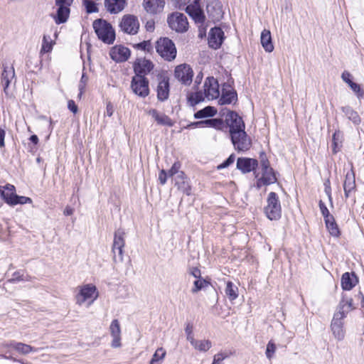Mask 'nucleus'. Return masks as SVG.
<instances>
[{"mask_svg":"<svg viewBox=\"0 0 364 364\" xmlns=\"http://www.w3.org/2000/svg\"><path fill=\"white\" fill-rule=\"evenodd\" d=\"M158 85L156 87L157 99L160 102L168 100L170 92L169 79L164 75L158 76Z\"/></svg>","mask_w":364,"mask_h":364,"instance_id":"obj_19","label":"nucleus"},{"mask_svg":"<svg viewBox=\"0 0 364 364\" xmlns=\"http://www.w3.org/2000/svg\"><path fill=\"white\" fill-rule=\"evenodd\" d=\"M324 191L327 195L330 202L332 203V196H331V187L330 180L328 179L324 182Z\"/></svg>","mask_w":364,"mask_h":364,"instance_id":"obj_57","label":"nucleus"},{"mask_svg":"<svg viewBox=\"0 0 364 364\" xmlns=\"http://www.w3.org/2000/svg\"><path fill=\"white\" fill-rule=\"evenodd\" d=\"M342 134L340 131H336L332 137V143H333V153H336L338 151L337 149H338L339 144L341 143Z\"/></svg>","mask_w":364,"mask_h":364,"instance_id":"obj_44","label":"nucleus"},{"mask_svg":"<svg viewBox=\"0 0 364 364\" xmlns=\"http://www.w3.org/2000/svg\"><path fill=\"white\" fill-rule=\"evenodd\" d=\"M180 168H181V164L178 161L175 162L173 164V166H171V168L166 173H167V174L168 175L169 177L177 176V175H178V173L181 172L179 170Z\"/></svg>","mask_w":364,"mask_h":364,"instance_id":"obj_51","label":"nucleus"},{"mask_svg":"<svg viewBox=\"0 0 364 364\" xmlns=\"http://www.w3.org/2000/svg\"><path fill=\"white\" fill-rule=\"evenodd\" d=\"M15 191V186L11 184H6L5 186H0V196L7 204L11 205L14 199Z\"/></svg>","mask_w":364,"mask_h":364,"instance_id":"obj_29","label":"nucleus"},{"mask_svg":"<svg viewBox=\"0 0 364 364\" xmlns=\"http://www.w3.org/2000/svg\"><path fill=\"white\" fill-rule=\"evenodd\" d=\"M358 282L355 272H345L341 277V287L343 290H351Z\"/></svg>","mask_w":364,"mask_h":364,"instance_id":"obj_27","label":"nucleus"},{"mask_svg":"<svg viewBox=\"0 0 364 364\" xmlns=\"http://www.w3.org/2000/svg\"><path fill=\"white\" fill-rule=\"evenodd\" d=\"M23 279H24L23 274L21 273L20 271H17L13 274L12 278L11 280L14 281V282H19V281H22Z\"/></svg>","mask_w":364,"mask_h":364,"instance_id":"obj_62","label":"nucleus"},{"mask_svg":"<svg viewBox=\"0 0 364 364\" xmlns=\"http://www.w3.org/2000/svg\"><path fill=\"white\" fill-rule=\"evenodd\" d=\"M134 47L136 49L146 52H150L152 50V46L150 41H144L134 45Z\"/></svg>","mask_w":364,"mask_h":364,"instance_id":"obj_46","label":"nucleus"},{"mask_svg":"<svg viewBox=\"0 0 364 364\" xmlns=\"http://www.w3.org/2000/svg\"><path fill=\"white\" fill-rule=\"evenodd\" d=\"M200 127H213L217 130L223 131L224 121L222 119H208L200 121Z\"/></svg>","mask_w":364,"mask_h":364,"instance_id":"obj_34","label":"nucleus"},{"mask_svg":"<svg viewBox=\"0 0 364 364\" xmlns=\"http://www.w3.org/2000/svg\"><path fill=\"white\" fill-rule=\"evenodd\" d=\"M262 178L264 180V184L266 185L273 184L277 181L272 168L262 170Z\"/></svg>","mask_w":364,"mask_h":364,"instance_id":"obj_38","label":"nucleus"},{"mask_svg":"<svg viewBox=\"0 0 364 364\" xmlns=\"http://www.w3.org/2000/svg\"><path fill=\"white\" fill-rule=\"evenodd\" d=\"M109 331L113 338L111 346L114 348H119L121 346V328L117 319H114L112 321L109 326Z\"/></svg>","mask_w":364,"mask_h":364,"instance_id":"obj_24","label":"nucleus"},{"mask_svg":"<svg viewBox=\"0 0 364 364\" xmlns=\"http://www.w3.org/2000/svg\"><path fill=\"white\" fill-rule=\"evenodd\" d=\"M167 22L169 27L178 33H184L188 31V22L183 14L179 12L173 13L168 17Z\"/></svg>","mask_w":364,"mask_h":364,"instance_id":"obj_6","label":"nucleus"},{"mask_svg":"<svg viewBox=\"0 0 364 364\" xmlns=\"http://www.w3.org/2000/svg\"><path fill=\"white\" fill-rule=\"evenodd\" d=\"M259 161L262 170L267 169L270 167L269 161L266 156V154L264 152H261L259 155Z\"/></svg>","mask_w":364,"mask_h":364,"instance_id":"obj_53","label":"nucleus"},{"mask_svg":"<svg viewBox=\"0 0 364 364\" xmlns=\"http://www.w3.org/2000/svg\"><path fill=\"white\" fill-rule=\"evenodd\" d=\"M126 0H105V6L110 14H118L125 7Z\"/></svg>","mask_w":364,"mask_h":364,"instance_id":"obj_28","label":"nucleus"},{"mask_svg":"<svg viewBox=\"0 0 364 364\" xmlns=\"http://www.w3.org/2000/svg\"><path fill=\"white\" fill-rule=\"evenodd\" d=\"M341 109L348 119L352 121L355 124H359L361 122L358 112L349 106L342 107Z\"/></svg>","mask_w":364,"mask_h":364,"instance_id":"obj_37","label":"nucleus"},{"mask_svg":"<svg viewBox=\"0 0 364 364\" xmlns=\"http://www.w3.org/2000/svg\"><path fill=\"white\" fill-rule=\"evenodd\" d=\"M318 205L324 220L331 218V217H333V215L330 214L329 210L326 206L325 203L321 200L319 201Z\"/></svg>","mask_w":364,"mask_h":364,"instance_id":"obj_50","label":"nucleus"},{"mask_svg":"<svg viewBox=\"0 0 364 364\" xmlns=\"http://www.w3.org/2000/svg\"><path fill=\"white\" fill-rule=\"evenodd\" d=\"M149 80L141 76H133L131 81V88L133 92L140 97H146L149 94Z\"/></svg>","mask_w":364,"mask_h":364,"instance_id":"obj_9","label":"nucleus"},{"mask_svg":"<svg viewBox=\"0 0 364 364\" xmlns=\"http://www.w3.org/2000/svg\"><path fill=\"white\" fill-rule=\"evenodd\" d=\"M51 49H52L51 43H49L48 41H47L46 36H43L41 52L48 53L51 50Z\"/></svg>","mask_w":364,"mask_h":364,"instance_id":"obj_59","label":"nucleus"},{"mask_svg":"<svg viewBox=\"0 0 364 364\" xmlns=\"http://www.w3.org/2000/svg\"><path fill=\"white\" fill-rule=\"evenodd\" d=\"M217 109L211 106H207L205 108L197 111L194 114L195 119H203L205 117H211L216 114Z\"/></svg>","mask_w":364,"mask_h":364,"instance_id":"obj_36","label":"nucleus"},{"mask_svg":"<svg viewBox=\"0 0 364 364\" xmlns=\"http://www.w3.org/2000/svg\"><path fill=\"white\" fill-rule=\"evenodd\" d=\"M93 28L99 39L107 44H112L115 40V32L112 25L103 19L93 22Z\"/></svg>","mask_w":364,"mask_h":364,"instance_id":"obj_1","label":"nucleus"},{"mask_svg":"<svg viewBox=\"0 0 364 364\" xmlns=\"http://www.w3.org/2000/svg\"><path fill=\"white\" fill-rule=\"evenodd\" d=\"M267 205L264 208L267 217L271 220H277L281 218L282 208L277 194L270 192L267 200Z\"/></svg>","mask_w":364,"mask_h":364,"instance_id":"obj_3","label":"nucleus"},{"mask_svg":"<svg viewBox=\"0 0 364 364\" xmlns=\"http://www.w3.org/2000/svg\"><path fill=\"white\" fill-rule=\"evenodd\" d=\"M204 95L208 100L217 99L220 96L219 84L213 77H208L204 82Z\"/></svg>","mask_w":364,"mask_h":364,"instance_id":"obj_14","label":"nucleus"},{"mask_svg":"<svg viewBox=\"0 0 364 364\" xmlns=\"http://www.w3.org/2000/svg\"><path fill=\"white\" fill-rule=\"evenodd\" d=\"M188 273L196 279L201 277L200 269L196 267H189L188 269Z\"/></svg>","mask_w":364,"mask_h":364,"instance_id":"obj_56","label":"nucleus"},{"mask_svg":"<svg viewBox=\"0 0 364 364\" xmlns=\"http://www.w3.org/2000/svg\"><path fill=\"white\" fill-rule=\"evenodd\" d=\"M168 175L167 174L166 171L162 169L159 174V180L160 181V183L161 185H164L166 183L167 177Z\"/></svg>","mask_w":364,"mask_h":364,"instance_id":"obj_60","label":"nucleus"},{"mask_svg":"<svg viewBox=\"0 0 364 364\" xmlns=\"http://www.w3.org/2000/svg\"><path fill=\"white\" fill-rule=\"evenodd\" d=\"M130 54V50L122 45H117L112 47L109 52L110 58L117 63L127 61L129 59Z\"/></svg>","mask_w":364,"mask_h":364,"instance_id":"obj_20","label":"nucleus"},{"mask_svg":"<svg viewBox=\"0 0 364 364\" xmlns=\"http://www.w3.org/2000/svg\"><path fill=\"white\" fill-rule=\"evenodd\" d=\"M153 63L145 58H138L133 64V69L136 76L146 77V75L150 73L154 69Z\"/></svg>","mask_w":364,"mask_h":364,"instance_id":"obj_11","label":"nucleus"},{"mask_svg":"<svg viewBox=\"0 0 364 364\" xmlns=\"http://www.w3.org/2000/svg\"><path fill=\"white\" fill-rule=\"evenodd\" d=\"M14 199L11 202V206L18 205V204H26V203H31L32 200L31 198L26 197V196H19L16 194H15V196H14Z\"/></svg>","mask_w":364,"mask_h":364,"instance_id":"obj_45","label":"nucleus"},{"mask_svg":"<svg viewBox=\"0 0 364 364\" xmlns=\"http://www.w3.org/2000/svg\"><path fill=\"white\" fill-rule=\"evenodd\" d=\"M276 348H277L275 343L272 341H269L267 345L265 352L266 356L268 359H271L273 357L276 351Z\"/></svg>","mask_w":364,"mask_h":364,"instance_id":"obj_47","label":"nucleus"},{"mask_svg":"<svg viewBox=\"0 0 364 364\" xmlns=\"http://www.w3.org/2000/svg\"><path fill=\"white\" fill-rule=\"evenodd\" d=\"M348 85L350 87V89L355 93H356L358 98L363 97L364 96V91L363 90H361L360 86L358 84H357L354 82H352Z\"/></svg>","mask_w":364,"mask_h":364,"instance_id":"obj_52","label":"nucleus"},{"mask_svg":"<svg viewBox=\"0 0 364 364\" xmlns=\"http://www.w3.org/2000/svg\"><path fill=\"white\" fill-rule=\"evenodd\" d=\"M164 0H144V6L146 11L150 14H156L161 11L164 7Z\"/></svg>","mask_w":364,"mask_h":364,"instance_id":"obj_30","label":"nucleus"},{"mask_svg":"<svg viewBox=\"0 0 364 364\" xmlns=\"http://www.w3.org/2000/svg\"><path fill=\"white\" fill-rule=\"evenodd\" d=\"M210 284V280L200 277L193 282V287L191 292L195 294Z\"/></svg>","mask_w":364,"mask_h":364,"instance_id":"obj_42","label":"nucleus"},{"mask_svg":"<svg viewBox=\"0 0 364 364\" xmlns=\"http://www.w3.org/2000/svg\"><path fill=\"white\" fill-rule=\"evenodd\" d=\"M14 77L15 70L14 66H9L6 63H2V72L0 80L6 95H9L8 89Z\"/></svg>","mask_w":364,"mask_h":364,"instance_id":"obj_17","label":"nucleus"},{"mask_svg":"<svg viewBox=\"0 0 364 364\" xmlns=\"http://www.w3.org/2000/svg\"><path fill=\"white\" fill-rule=\"evenodd\" d=\"M235 156L234 154H232L231 155H230V156L225 161H224L222 164H219L217 166V168L218 170H221L223 168H225L228 167L229 166H230L231 164H233V162L235 161Z\"/></svg>","mask_w":364,"mask_h":364,"instance_id":"obj_49","label":"nucleus"},{"mask_svg":"<svg viewBox=\"0 0 364 364\" xmlns=\"http://www.w3.org/2000/svg\"><path fill=\"white\" fill-rule=\"evenodd\" d=\"M174 179L175 186L178 187V190L187 196L191 195V187L184 172L178 173V175L176 176Z\"/></svg>","mask_w":364,"mask_h":364,"instance_id":"obj_26","label":"nucleus"},{"mask_svg":"<svg viewBox=\"0 0 364 364\" xmlns=\"http://www.w3.org/2000/svg\"><path fill=\"white\" fill-rule=\"evenodd\" d=\"M29 140L33 144V146L28 145L29 151L33 152L36 151V148L35 146L38 144L39 139L37 135L33 134L30 136Z\"/></svg>","mask_w":364,"mask_h":364,"instance_id":"obj_58","label":"nucleus"},{"mask_svg":"<svg viewBox=\"0 0 364 364\" xmlns=\"http://www.w3.org/2000/svg\"><path fill=\"white\" fill-rule=\"evenodd\" d=\"M119 26L124 33L134 35L139 28V23L137 17L133 15H125L122 17Z\"/></svg>","mask_w":364,"mask_h":364,"instance_id":"obj_12","label":"nucleus"},{"mask_svg":"<svg viewBox=\"0 0 364 364\" xmlns=\"http://www.w3.org/2000/svg\"><path fill=\"white\" fill-rule=\"evenodd\" d=\"M224 40V32L219 27H214L210 30L208 34V45L213 49L219 48Z\"/></svg>","mask_w":364,"mask_h":364,"instance_id":"obj_21","label":"nucleus"},{"mask_svg":"<svg viewBox=\"0 0 364 364\" xmlns=\"http://www.w3.org/2000/svg\"><path fill=\"white\" fill-rule=\"evenodd\" d=\"M6 346L13 348L19 353L23 355H26L31 352H37V349L31 346L30 345L23 343H18L14 341H12L6 344Z\"/></svg>","mask_w":364,"mask_h":364,"instance_id":"obj_32","label":"nucleus"},{"mask_svg":"<svg viewBox=\"0 0 364 364\" xmlns=\"http://www.w3.org/2000/svg\"><path fill=\"white\" fill-rule=\"evenodd\" d=\"M224 124V129L228 127L230 134H231V132L245 129V124L242 118L234 111L227 110Z\"/></svg>","mask_w":364,"mask_h":364,"instance_id":"obj_7","label":"nucleus"},{"mask_svg":"<svg viewBox=\"0 0 364 364\" xmlns=\"http://www.w3.org/2000/svg\"><path fill=\"white\" fill-rule=\"evenodd\" d=\"M342 80L346 82L348 85L351 83L353 81L351 80V74L348 71H344L341 75Z\"/></svg>","mask_w":364,"mask_h":364,"instance_id":"obj_63","label":"nucleus"},{"mask_svg":"<svg viewBox=\"0 0 364 364\" xmlns=\"http://www.w3.org/2000/svg\"><path fill=\"white\" fill-rule=\"evenodd\" d=\"M166 356V351L163 348H159L154 354L153 355L151 360H155L157 361L162 362Z\"/></svg>","mask_w":364,"mask_h":364,"instance_id":"obj_48","label":"nucleus"},{"mask_svg":"<svg viewBox=\"0 0 364 364\" xmlns=\"http://www.w3.org/2000/svg\"><path fill=\"white\" fill-rule=\"evenodd\" d=\"M261 44L266 52L271 53L274 50L271 33L269 30L264 29L261 33Z\"/></svg>","mask_w":364,"mask_h":364,"instance_id":"obj_33","label":"nucleus"},{"mask_svg":"<svg viewBox=\"0 0 364 364\" xmlns=\"http://www.w3.org/2000/svg\"><path fill=\"white\" fill-rule=\"evenodd\" d=\"M206 11L213 21H219L223 16V6L218 0H207Z\"/></svg>","mask_w":364,"mask_h":364,"instance_id":"obj_16","label":"nucleus"},{"mask_svg":"<svg viewBox=\"0 0 364 364\" xmlns=\"http://www.w3.org/2000/svg\"><path fill=\"white\" fill-rule=\"evenodd\" d=\"M226 358H228V355L226 353H219L214 356L213 360L215 363L220 364L222 361Z\"/></svg>","mask_w":364,"mask_h":364,"instance_id":"obj_61","label":"nucleus"},{"mask_svg":"<svg viewBox=\"0 0 364 364\" xmlns=\"http://www.w3.org/2000/svg\"><path fill=\"white\" fill-rule=\"evenodd\" d=\"M85 7L87 12L89 14L97 12V8L95 3L92 1H85Z\"/></svg>","mask_w":364,"mask_h":364,"instance_id":"obj_55","label":"nucleus"},{"mask_svg":"<svg viewBox=\"0 0 364 364\" xmlns=\"http://www.w3.org/2000/svg\"><path fill=\"white\" fill-rule=\"evenodd\" d=\"M196 343L193 347L200 351L206 352L212 347V343L209 340H197Z\"/></svg>","mask_w":364,"mask_h":364,"instance_id":"obj_43","label":"nucleus"},{"mask_svg":"<svg viewBox=\"0 0 364 364\" xmlns=\"http://www.w3.org/2000/svg\"><path fill=\"white\" fill-rule=\"evenodd\" d=\"M199 0H176L177 6L180 9H184L188 4H196Z\"/></svg>","mask_w":364,"mask_h":364,"instance_id":"obj_54","label":"nucleus"},{"mask_svg":"<svg viewBox=\"0 0 364 364\" xmlns=\"http://www.w3.org/2000/svg\"><path fill=\"white\" fill-rule=\"evenodd\" d=\"M225 291L230 301L236 299L238 296V288L230 281L227 282Z\"/></svg>","mask_w":364,"mask_h":364,"instance_id":"obj_41","label":"nucleus"},{"mask_svg":"<svg viewBox=\"0 0 364 364\" xmlns=\"http://www.w3.org/2000/svg\"><path fill=\"white\" fill-rule=\"evenodd\" d=\"M204 93L202 91L189 92L187 95V102L189 106L195 107L205 99Z\"/></svg>","mask_w":364,"mask_h":364,"instance_id":"obj_35","label":"nucleus"},{"mask_svg":"<svg viewBox=\"0 0 364 364\" xmlns=\"http://www.w3.org/2000/svg\"><path fill=\"white\" fill-rule=\"evenodd\" d=\"M346 318V314L342 311L336 312L333 315L331 323V328L334 337L338 340L342 341L345 337V330L343 328V320Z\"/></svg>","mask_w":364,"mask_h":364,"instance_id":"obj_10","label":"nucleus"},{"mask_svg":"<svg viewBox=\"0 0 364 364\" xmlns=\"http://www.w3.org/2000/svg\"><path fill=\"white\" fill-rule=\"evenodd\" d=\"M353 299L351 298L343 296L341 301L338 306V311L336 312L342 311L346 315L353 309Z\"/></svg>","mask_w":364,"mask_h":364,"instance_id":"obj_39","label":"nucleus"},{"mask_svg":"<svg viewBox=\"0 0 364 364\" xmlns=\"http://www.w3.org/2000/svg\"><path fill=\"white\" fill-rule=\"evenodd\" d=\"M343 190L346 198L350 197L352 193L356 191L355 174L352 171L346 174Z\"/></svg>","mask_w":364,"mask_h":364,"instance_id":"obj_23","label":"nucleus"},{"mask_svg":"<svg viewBox=\"0 0 364 364\" xmlns=\"http://www.w3.org/2000/svg\"><path fill=\"white\" fill-rule=\"evenodd\" d=\"M78 294L75 296L76 304L81 306L86 301L91 299L89 302L90 305L98 297V291L95 286L92 284H85L80 287Z\"/></svg>","mask_w":364,"mask_h":364,"instance_id":"obj_5","label":"nucleus"},{"mask_svg":"<svg viewBox=\"0 0 364 364\" xmlns=\"http://www.w3.org/2000/svg\"><path fill=\"white\" fill-rule=\"evenodd\" d=\"M237 100V94L235 90H226L225 88H223L222 95L218 101L220 105H229L232 102H236Z\"/></svg>","mask_w":364,"mask_h":364,"instance_id":"obj_31","label":"nucleus"},{"mask_svg":"<svg viewBox=\"0 0 364 364\" xmlns=\"http://www.w3.org/2000/svg\"><path fill=\"white\" fill-rule=\"evenodd\" d=\"M174 76L182 84L189 85L193 80V71L188 65H180L175 68Z\"/></svg>","mask_w":364,"mask_h":364,"instance_id":"obj_13","label":"nucleus"},{"mask_svg":"<svg viewBox=\"0 0 364 364\" xmlns=\"http://www.w3.org/2000/svg\"><path fill=\"white\" fill-rule=\"evenodd\" d=\"M148 114L159 125L173 127L174 122L166 114L160 113L155 109H151Z\"/></svg>","mask_w":364,"mask_h":364,"instance_id":"obj_25","label":"nucleus"},{"mask_svg":"<svg viewBox=\"0 0 364 364\" xmlns=\"http://www.w3.org/2000/svg\"><path fill=\"white\" fill-rule=\"evenodd\" d=\"M68 108L74 114L77 112L78 108L73 100L68 102Z\"/></svg>","mask_w":364,"mask_h":364,"instance_id":"obj_64","label":"nucleus"},{"mask_svg":"<svg viewBox=\"0 0 364 364\" xmlns=\"http://www.w3.org/2000/svg\"><path fill=\"white\" fill-rule=\"evenodd\" d=\"M156 50L159 55L167 61H171L176 58V48L168 38H159L156 41Z\"/></svg>","mask_w":364,"mask_h":364,"instance_id":"obj_2","label":"nucleus"},{"mask_svg":"<svg viewBox=\"0 0 364 364\" xmlns=\"http://www.w3.org/2000/svg\"><path fill=\"white\" fill-rule=\"evenodd\" d=\"M258 166V161L251 158H238L237 160V168L239 169L242 173H250L254 171L255 178L258 177V173L255 171Z\"/></svg>","mask_w":364,"mask_h":364,"instance_id":"obj_18","label":"nucleus"},{"mask_svg":"<svg viewBox=\"0 0 364 364\" xmlns=\"http://www.w3.org/2000/svg\"><path fill=\"white\" fill-rule=\"evenodd\" d=\"M125 232L122 229H118L114 232V241L112 247L113 261L117 263V248L124 247Z\"/></svg>","mask_w":364,"mask_h":364,"instance_id":"obj_22","label":"nucleus"},{"mask_svg":"<svg viewBox=\"0 0 364 364\" xmlns=\"http://www.w3.org/2000/svg\"><path fill=\"white\" fill-rule=\"evenodd\" d=\"M55 6H58L56 14L53 16L57 24L63 23L67 21L70 15V6L73 0H55Z\"/></svg>","mask_w":364,"mask_h":364,"instance_id":"obj_8","label":"nucleus"},{"mask_svg":"<svg viewBox=\"0 0 364 364\" xmlns=\"http://www.w3.org/2000/svg\"><path fill=\"white\" fill-rule=\"evenodd\" d=\"M230 136L234 149L238 152H244L250 149L252 140L245 129L231 132Z\"/></svg>","mask_w":364,"mask_h":364,"instance_id":"obj_4","label":"nucleus"},{"mask_svg":"<svg viewBox=\"0 0 364 364\" xmlns=\"http://www.w3.org/2000/svg\"><path fill=\"white\" fill-rule=\"evenodd\" d=\"M326 226L329 233L333 237H338L340 235L339 228L335 221L334 217L324 220Z\"/></svg>","mask_w":364,"mask_h":364,"instance_id":"obj_40","label":"nucleus"},{"mask_svg":"<svg viewBox=\"0 0 364 364\" xmlns=\"http://www.w3.org/2000/svg\"><path fill=\"white\" fill-rule=\"evenodd\" d=\"M185 11L196 23L200 26L205 23V16L203 9L200 6L199 1H196V4H188L185 8Z\"/></svg>","mask_w":364,"mask_h":364,"instance_id":"obj_15","label":"nucleus"}]
</instances>
